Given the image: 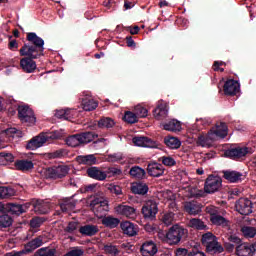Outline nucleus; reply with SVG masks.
Returning <instances> with one entry per match:
<instances>
[{
    "mask_svg": "<svg viewBox=\"0 0 256 256\" xmlns=\"http://www.w3.org/2000/svg\"><path fill=\"white\" fill-rule=\"evenodd\" d=\"M25 43L19 50L20 57H24L20 60V67L24 73H34L37 69V63L34 59L43 57L45 51V40L39 37L35 32H29L26 36Z\"/></svg>",
    "mask_w": 256,
    "mask_h": 256,
    "instance_id": "f257e3e1",
    "label": "nucleus"
},
{
    "mask_svg": "<svg viewBox=\"0 0 256 256\" xmlns=\"http://www.w3.org/2000/svg\"><path fill=\"white\" fill-rule=\"evenodd\" d=\"M98 137L99 135H97L95 132H82L68 136L65 139V143L68 145V147H79V145H87V143L95 141V139Z\"/></svg>",
    "mask_w": 256,
    "mask_h": 256,
    "instance_id": "f03ea898",
    "label": "nucleus"
},
{
    "mask_svg": "<svg viewBox=\"0 0 256 256\" xmlns=\"http://www.w3.org/2000/svg\"><path fill=\"white\" fill-rule=\"evenodd\" d=\"M18 118L21 123H27L28 125H35L37 122L35 112L28 105L18 106Z\"/></svg>",
    "mask_w": 256,
    "mask_h": 256,
    "instance_id": "7ed1b4c3",
    "label": "nucleus"
},
{
    "mask_svg": "<svg viewBox=\"0 0 256 256\" xmlns=\"http://www.w3.org/2000/svg\"><path fill=\"white\" fill-rule=\"evenodd\" d=\"M223 186V179L219 176L209 175L204 184V193H215Z\"/></svg>",
    "mask_w": 256,
    "mask_h": 256,
    "instance_id": "20e7f679",
    "label": "nucleus"
},
{
    "mask_svg": "<svg viewBox=\"0 0 256 256\" xmlns=\"http://www.w3.org/2000/svg\"><path fill=\"white\" fill-rule=\"evenodd\" d=\"M69 173L67 166H54L45 170L47 179H63Z\"/></svg>",
    "mask_w": 256,
    "mask_h": 256,
    "instance_id": "39448f33",
    "label": "nucleus"
},
{
    "mask_svg": "<svg viewBox=\"0 0 256 256\" xmlns=\"http://www.w3.org/2000/svg\"><path fill=\"white\" fill-rule=\"evenodd\" d=\"M249 153H251V148L234 147L225 150L224 155L228 157V159H241V157H245V155H249Z\"/></svg>",
    "mask_w": 256,
    "mask_h": 256,
    "instance_id": "423d86ee",
    "label": "nucleus"
},
{
    "mask_svg": "<svg viewBox=\"0 0 256 256\" xmlns=\"http://www.w3.org/2000/svg\"><path fill=\"white\" fill-rule=\"evenodd\" d=\"M49 139H51V136L45 134L35 136L28 141V143L26 144V149H28V151H35V149L43 147V144L49 141Z\"/></svg>",
    "mask_w": 256,
    "mask_h": 256,
    "instance_id": "0eeeda50",
    "label": "nucleus"
},
{
    "mask_svg": "<svg viewBox=\"0 0 256 256\" xmlns=\"http://www.w3.org/2000/svg\"><path fill=\"white\" fill-rule=\"evenodd\" d=\"M223 89L224 95L233 97L241 91V84H239V81L237 80L230 79L224 83Z\"/></svg>",
    "mask_w": 256,
    "mask_h": 256,
    "instance_id": "6e6552de",
    "label": "nucleus"
},
{
    "mask_svg": "<svg viewBox=\"0 0 256 256\" xmlns=\"http://www.w3.org/2000/svg\"><path fill=\"white\" fill-rule=\"evenodd\" d=\"M132 142L137 147H149V148L157 147V142L156 141L152 140L149 137H145V136H135L132 139Z\"/></svg>",
    "mask_w": 256,
    "mask_h": 256,
    "instance_id": "1a4fd4ad",
    "label": "nucleus"
},
{
    "mask_svg": "<svg viewBox=\"0 0 256 256\" xmlns=\"http://www.w3.org/2000/svg\"><path fill=\"white\" fill-rule=\"evenodd\" d=\"M148 175L151 177H161L165 173V168L162 164L151 162L147 166Z\"/></svg>",
    "mask_w": 256,
    "mask_h": 256,
    "instance_id": "9d476101",
    "label": "nucleus"
},
{
    "mask_svg": "<svg viewBox=\"0 0 256 256\" xmlns=\"http://www.w3.org/2000/svg\"><path fill=\"white\" fill-rule=\"evenodd\" d=\"M86 173L90 179H95L96 181H105L106 179L105 171H102L99 167L91 166Z\"/></svg>",
    "mask_w": 256,
    "mask_h": 256,
    "instance_id": "9b49d317",
    "label": "nucleus"
},
{
    "mask_svg": "<svg viewBox=\"0 0 256 256\" xmlns=\"http://www.w3.org/2000/svg\"><path fill=\"white\" fill-rule=\"evenodd\" d=\"M223 177L226 181H229V183H241V181L245 179L243 173L237 171H224Z\"/></svg>",
    "mask_w": 256,
    "mask_h": 256,
    "instance_id": "f8f14e48",
    "label": "nucleus"
},
{
    "mask_svg": "<svg viewBox=\"0 0 256 256\" xmlns=\"http://www.w3.org/2000/svg\"><path fill=\"white\" fill-rule=\"evenodd\" d=\"M76 161L79 165H97V157L93 154L77 156Z\"/></svg>",
    "mask_w": 256,
    "mask_h": 256,
    "instance_id": "ddd939ff",
    "label": "nucleus"
},
{
    "mask_svg": "<svg viewBox=\"0 0 256 256\" xmlns=\"http://www.w3.org/2000/svg\"><path fill=\"white\" fill-rule=\"evenodd\" d=\"M163 129L165 131H172L173 133H177V131H181V122L172 119L163 124Z\"/></svg>",
    "mask_w": 256,
    "mask_h": 256,
    "instance_id": "4468645a",
    "label": "nucleus"
},
{
    "mask_svg": "<svg viewBox=\"0 0 256 256\" xmlns=\"http://www.w3.org/2000/svg\"><path fill=\"white\" fill-rule=\"evenodd\" d=\"M164 144L169 149H179V147H181V140L177 137L166 136L164 137Z\"/></svg>",
    "mask_w": 256,
    "mask_h": 256,
    "instance_id": "2eb2a0df",
    "label": "nucleus"
},
{
    "mask_svg": "<svg viewBox=\"0 0 256 256\" xmlns=\"http://www.w3.org/2000/svg\"><path fill=\"white\" fill-rule=\"evenodd\" d=\"M15 167L18 171H31L34 164L31 160H18L15 162Z\"/></svg>",
    "mask_w": 256,
    "mask_h": 256,
    "instance_id": "dca6fc26",
    "label": "nucleus"
},
{
    "mask_svg": "<svg viewBox=\"0 0 256 256\" xmlns=\"http://www.w3.org/2000/svg\"><path fill=\"white\" fill-rule=\"evenodd\" d=\"M131 191L132 193H148L149 186L142 181L134 182L131 185Z\"/></svg>",
    "mask_w": 256,
    "mask_h": 256,
    "instance_id": "f3484780",
    "label": "nucleus"
},
{
    "mask_svg": "<svg viewBox=\"0 0 256 256\" xmlns=\"http://www.w3.org/2000/svg\"><path fill=\"white\" fill-rule=\"evenodd\" d=\"M98 105L99 103H97L93 98H84L82 100V109H84V111H95Z\"/></svg>",
    "mask_w": 256,
    "mask_h": 256,
    "instance_id": "a211bd4d",
    "label": "nucleus"
},
{
    "mask_svg": "<svg viewBox=\"0 0 256 256\" xmlns=\"http://www.w3.org/2000/svg\"><path fill=\"white\" fill-rule=\"evenodd\" d=\"M2 135H6L8 139H20V137H23V131L17 128H7L2 132Z\"/></svg>",
    "mask_w": 256,
    "mask_h": 256,
    "instance_id": "6ab92c4d",
    "label": "nucleus"
},
{
    "mask_svg": "<svg viewBox=\"0 0 256 256\" xmlns=\"http://www.w3.org/2000/svg\"><path fill=\"white\" fill-rule=\"evenodd\" d=\"M0 193H23V186L19 184L0 186Z\"/></svg>",
    "mask_w": 256,
    "mask_h": 256,
    "instance_id": "aec40b11",
    "label": "nucleus"
},
{
    "mask_svg": "<svg viewBox=\"0 0 256 256\" xmlns=\"http://www.w3.org/2000/svg\"><path fill=\"white\" fill-rule=\"evenodd\" d=\"M98 127L100 129H112V127H115V120L109 117L101 118L98 121Z\"/></svg>",
    "mask_w": 256,
    "mask_h": 256,
    "instance_id": "412c9836",
    "label": "nucleus"
},
{
    "mask_svg": "<svg viewBox=\"0 0 256 256\" xmlns=\"http://www.w3.org/2000/svg\"><path fill=\"white\" fill-rule=\"evenodd\" d=\"M227 123L225 122H220L219 125L216 126V129L214 130V134L217 137H221V139H225V136L227 135Z\"/></svg>",
    "mask_w": 256,
    "mask_h": 256,
    "instance_id": "4be33fe9",
    "label": "nucleus"
},
{
    "mask_svg": "<svg viewBox=\"0 0 256 256\" xmlns=\"http://www.w3.org/2000/svg\"><path fill=\"white\" fill-rule=\"evenodd\" d=\"M130 175L131 177H134V179H144L146 172L145 169L139 167V166H134L130 169Z\"/></svg>",
    "mask_w": 256,
    "mask_h": 256,
    "instance_id": "5701e85b",
    "label": "nucleus"
},
{
    "mask_svg": "<svg viewBox=\"0 0 256 256\" xmlns=\"http://www.w3.org/2000/svg\"><path fill=\"white\" fill-rule=\"evenodd\" d=\"M167 107L163 104L158 105L154 110H153V115L156 119H161L163 117H167Z\"/></svg>",
    "mask_w": 256,
    "mask_h": 256,
    "instance_id": "b1692460",
    "label": "nucleus"
},
{
    "mask_svg": "<svg viewBox=\"0 0 256 256\" xmlns=\"http://www.w3.org/2000/svg\"><path fill=\"white\" fill-rule=\"evenodd\" d=\"M123 120L126 123L133 125V123H137L139 121V118H137V115L135 114V112L127 111L123 116Z\"/></svg>",
    "mask_w": 256,
    "mask_h": 256,
    "instance_id": "393cba45",
    "label": "nucleus"
},
{
    "mask_svg": "<svg viewBox=\"0 0 256 256\" xmlns=\"http://www.w3.org/2000/svg\"><path fill=\"white\" fill-rule=\"evenodd\" d=\"M101 193V191L97 190V184H89L84 186L83 188H79L77 193Z\"/></svg>",
    "mask_w": 256,
    "mask_h": 256,
    "instance_id": "a878e982",
    "label": "nucleus"
},
{
    "mask_svg": "<svg viewBox=\"0 0 256 256\" xmlns=\"http://www.w3.org/2000/svg\"><path fill=\"white\" fill-rule=\"evenodd\" d=\"M104 173H105L106 179H107V177H119V175H122L123 171H121V169H119V168L108 167L104 171Z\"/></svg>",
    "mask_w": 256,
    "mask_h": 256,
    "instance_id": "bb28decb",
    "label": "nucleus"
},
{
    "mask_svg": "<svg viewBox=\"0 0 256 256\" xmlns=\"http://www.w3.org/2000/svg\"><path fill=\"white\" fill-rule=\"evenodd\" d=\"M134 113H135L136 117L139 119V118L147 117L149 112H148L147 108H145L141 105H137L134 108Z\"/></svg>",
    "mask_w": 256,
    "mask_h": 256,
    "instance_id": "cd10ccee",
    "label": "nucleus"
},
{
    "mask_svg": "<svg viewBox=\"0 0 256 256\" xmlns=\"http://www.w3.org/2000/svg\"><path fill=\"white\" fill-rule=\"evenodd\" d=\"M159 161H161L162 165H165L166 167H175V165H177V162L171 156H162L159 158Z\"/></svg>",
    "mask_w": 256,
    "mask_h": 256,
    "instance_id": "c85d7f7f",
    "label": "nucleus"
},
{
    "mask_svg": "<svg viewBox=\"0 0 256 256\" xmlns=\"http://www.w3.org/2000/svg\"><path fill=\"white\" fill-rule=\"evenodd\" d=\"M67 155V151L65 149H59L52 153H49L50 159H61V157H65Z\"/></svg>",
    "mask_w": 256,
    "mask_h": 256,
    "instance_id": "c756f323",
    "label": "nucleus"
},
{
    "mask_svg": "<svg viewBox=\"0 0 256 256\" xmlns=\"http://www.w3.org/2000/svg\"><path fill=\"white\" fill-rule=\"evenodd\" d=\"M123 159V154L121 153H114L108 155V161L111 163H117V161H121Z\"/></svg>",
    "mask_w": 256,
    "mask_h": 256,
    "instance_id": "7c9ffc66",
    "label": "nucleus"
},
{
    "mask_svg": "<svg viewBox=\"0 0 256 256\" xmlns=\"http://www.w3.org/2000/svg\"><path fill=\"white\" fill-rule=\"evenodd\" d=\"M55 117H57V119H69V110H58L55 113Z\"/></svg>",
    "mask_w": 256,
    "mask_h": 256,
    "instance_id": "2f4dec72",
    "label": "nucleus"
},
{
    "mask_svg": "<svg viewBox=\"0 0 256 256\" xmlns=\"http://www.w3.org/2000/svg\"><path fill=\"white\" fill-rule=\"evenodd\" d=\"M0 157H3V159H5V161L8 163H13V161H15V157L11 153L0 152Z\"/></svg>",
    "mask_w": 256,
    "mask_h": 256,
    "instance_id": "473e14b6",
    "label": "nucleus"
},
{
    "mask_svg": "<svg viewBox=\"0 0 256 256\" xmlns=\"http://www.w3.org/2000/svg\"><path fill=\"white\" fill-rule=\"evenodd\" d=\"M198 147H207V137L200 135L196 141Z\"/></svg>",
    "mask_w": 256,
    "mask_h": 256,
    "instance_id": "72a5a7b5",
    "label": "nucleus"
},
{
    "mask_svg": "<svg viewBox=\"0 0 256 256\" xmlns=\"http://www.w3.org/2000/svg\"><path fill=\"white\" fill-rule=\"evenodd\" d=\"M108 191H110V193H123L121 186L115 184L108 185Z\"/></svg>",
    "mask_w": 256,
    "mask_h": 256,
    "instance_id": "f704fd0d",
    "label": "nucleus"
},
{
    "mask_svg": "<svg viewBox=\"0 0 256 256\" xmlns=\"http://www.w3.org/2000/svg\"><path fill=\"white\" fill-rule=\"evenodd\" d=\"M8 49H10V51H15V49H19V43H17V40H10L8 43Z\"/></svg>",
    "mask_w": 256,
    "mask_h": 256,
    "instance_id": "c9c22d12",
    "label": "nucleus"
},
{
    "mask_svg": "<svg viewBox=\"0 0 256 256\" xmlns=\"http://www.w3.org/2000/svg\"><path fill=\"white\" fill-rule=\"evenodd\" d=\"M127 31H129L130 35H137L140 31V28L139 26H134V27L128 26Z\"/></svg>",
    "mask_w": 256,
    "mask_h": 256,
    "instance_id": "e433bc0d",
    "label": "nucleus"
},
{
    "mask_svg": "<svg viewBox=\"0 0 256 256\" xmlns=\"http://www.w3.org/2000/svg\"><path fill=\"white\" fill-rule=\"evenodd\" d=\"M126 43H127V47H135V40H133V37L131 36H127L126 37Z\"/></svg>",
    "mask_w": 256,
    "mask_h": 256,
    "instance_id": "4c0bfd02",
    "label": "nucleus"
},
{
    "mask_svg": "<svg viewBox=\"0 0 256 256\" xmlns=\"http://www.w3.org/2000/svg\"><path fill=\"white\" fill-rule=\"evenodd\" d=\"M158 7H160V9H163V7H169V2L166 0H161L158 4Z\"/></svg>",
    "mask_w": 256,
    "mask_h": 256,
    "instance_id": "58836bf2",
    "label": "nucleus"
},
{
    "mask_svg": "<svg viewBox=\"0 0 256 256\" xmlns=\"http://www.w3.org/2000/svg\"><path fill=\"white\" fill-rule=\"evenodd\" d=\"M68 185H70V187H79V186H77V182H75V179H73V178H70L68 180Z\"/></svg>",
    "mask_w": 256,
    "mask_h": 256,
    "instance_id": "ea45409f",
    "label": "nucleus"
},
{
    "mask_svg": "<svg viewBox=\"0 0 256 256\" xmlns=\"http://www.w3.org/2000/svg\"><path fill=\"white\" fill-rule=\"evenodd\" d=\"M124 8L125 9H132L133 8V3L129 1L124 2Z\"/></svg>",
    "mask_w": 256,
    "mask_h": 256,
    "instance_id": "a19ab883",
    "label": "nucleus"
},
{
    "mask_svg": "<svg viewBox=\"0 0 256 256\" xmlns=\"http://www.w3.org/2000/svg\"><path fill=\"white\" fill-rule=\"evenodd\" d=\"M221 65H226L223 61H215L213 67H221Z\"/></svg>",
    "mask_w": 256,
    "mask_h": 256,
    "instance_id": "79ce46f5",
    "label": "nucleus"
},
{
    "mask_svg": "<svg viewBox=\"0 0 256 256\" xmlns=\"http://www.w3.org/2000/svg\"><path fill=\"white\" fill-rule=\"evenodd\" d=\"M104 56H105V53H103V52L96 53V54L94 55L95 59H101V58L104 57Z\"/></svg>",
    "mask_w": 256,
    "mask_h": 256,
    "instance_id": "37998d69",
    "label": "nucleus"
},
{
    "mask_svg": "<svg viewBox=\"0 0 256 256\" xmlns=\"http://www.w3.org/2000/svg\"><path fill=\"white\" fill-rule=\"evenodd\" d=\"M111 1H112V0H104V1H103L104 7H111Z\"/></svg>",
    "mask_w": 256,
    "mask_h": 256,
    "instance_id": "c03bdc74",
    "label": "nucleus"
},
{
    "mask_svg": "<svg viewBox=\"0 0 256 256\" xmlns=\"http://www.w3.org/2000/svg\"><path fill=\"white\" fill-rule=\"evenodd\" d=\"M196 173H197V175H204L205 171L203 170V168H198L196 170Z\"/></svg>",
    "mask_w": 256,
    "mask_h": 256,
    "instance_id": "a18cd8bd",
    "label": "nucleus"
},
{
    "mask_svg": "<svg viewBox=\"0 0 256 256\" xmlns=\"http://www.w3.org/2000/svg\"><path fill=\"white\" fill-rule=\"evenodd\" d=\"M214 71H220L221 73H223V72L225 71V69H224V68H221V67H219V66H215V67H214Z\"/></svg>",
    "mask_w": 256,
    "mask_h": 256,
    "instance_id": "49530a36",
    "label": "nucleus"
},
{
    "mask_svg": "<svg viewBox=\"0 0 256 256\" xmlns=\"http://www.w3.org/2000/svg\"><path fill=\"white\" fill-rule=\"evenodd\" d=\"M94 143H105V138L97 139Z\"/></svg>",
    "mask_w": 256,
    "mask_h": 256,
    "instance_id": "de8ad7c7",
    "label": "nucleus"
},
{
    "mask_svg": "<svg viewBox=\"0 0 256 256\" xmlns=\"http://www.w3.org/2000/svg\"><path fill=\"white\" fill-rule=\"evenodd\" d=\"M13 35H14V37H19V30H17V29H15L14 31H13Z\"/></svg>",
    "mask_w": 256,
    "mask_h": 256,
    "instance_id": "09e8293b",
    "label": "nucleus"
},
{
    "mask_svg": "<svg viewBox=\"0 0 256 256\" xmlns=\"http://www.w3.org/2000/svg\"><path fill=\"white\" fill-rule=\"evenodd\" d=\"M227 193H239V191L228 190Z\"/></svg>",
    "mask_w": 256,
    "mask_h": 256,
    "instance_id": "8fccbe9b",
    "label": "nucleus"
},
{
    "mask_svg": "<svg viewBox=\"0 0 256 256\" xmlns=\"http://www.w3.org/2000/svg\"><path fill=\"white\" fill-rule=\"evenodd\" d=\"M1 109H3V105H2V100L0 98V111H1Z\"/></svg>",
    "mask_w": 256,
    "mask_h": 256,
    "instance_id": "3c124183",
    "label": "nucleus"
},
{
    "mask_svg": "<svg viewBox=\"0 0 256 256\" xmlns=\"http://www.w3.org/2000/svg\"><path fill=\"white\" fill-rule=\"evenodd\" d=\"M254 167H256V160L253 161Z\"/></svg>",
    "mask_w": 256,
    "mask_h": 256,
    "instance_id": "603ef678",
    "label": "nucleus"
},
{
    "mask_svg": "<svg viewBox=\"0 0 256 256\" xmlns=\"http://www.w3.org/2000/svg\"><path fill=\"white\" fill-rule=\"evenodd\" d=\"M5 2V0H0V3H4Z\"/></svg>",
    "mask_w": 256,
    "mask_h": 256,
    "instance_id": "864d4df0",
    "label": "nucleus"
},
{
    "mask_svg": "<svg viewBox=\"0 0 256 256\" xmlns=\"http://www.w3.org/2000/svg\"><path fill=\"white\" fill-rule=\"evenodd\" d=\"M157 193H163V191H157Z\"/></svg>",
    "mask_w": 256,
    "mask_h": 256,
    "instance_id": "5fc2aeb1",
    "label": "nucleus"
},
{
    "mask_svg": "<svg viewBox=\"0 0 256 256\" xmlns=\"http://www.w3.org/2000/svg\"><path fill=\"white\" fill-rule=\"evenodd\" d=\"M15 111H12V115H14Z\"/></svg>",
    "mask_w": 256,
    "mask_h": 256,
    "instance_id": "6e6d98bb",
    "label": "nucleus"
}]
</instances>
